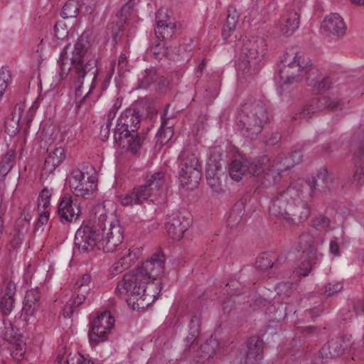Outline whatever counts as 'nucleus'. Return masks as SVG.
<instances>
[{
	"mask_svg": "<svg viewBox=\"0 0 364 364\" xmlns=\"http://www.w3.org/2000/svg\"><path fill=\"white\" fill-rule=\"evenodd\" d=\"M165 260L162 254H154L134 271L126 274L118 283L115 293L124 299L134 310L148 307L159 294L161 287L156 285L151 291L148 285H153L164 274Z\"/></svg>",
	"mask_w": 364,
	"mask_h": 364,
	"instance_id": "1",
	"label": "nucleus"
},
{
	"mask_svg": "<svg viewBox=\"0 0 364 364\" xmlns=\"http://www.w3.org/2000/svg\"><path fill=\"white\" fill-rule=\"evenodd\" d=\"M278 75L276 77L278 87L294 84L303 78L306 85L318 92H326L333 85L329 77H323L318 70L309 64L308 58L294 50L284 53L278 64Z\"/></svg>",
	"mask_w": 364,
	"mask_h": 364,
	"instance_id": "2",
	"label": "nucleus"
},
{
	"mask_svg": "<svg viewBox=\"0 0 364 364\" xmlns=\"http://www.w3.org/2000/svg\"><path fill=\"white\" fill-rule=\"evenodd\" d=\"M90 44L84 36H80L72 46H67L60 57V70L58 73L60 79L66 77L71 69L82 77H90L92 81L97 76V61L88 58Z\"/></svg>",
	"mask_w": 364,
	"mask_h": 364,
	"instance_id": "3",
	"label": "nucleus"
},
{
	"mask_svg": "<svg viewBox=\"0 0 364 364\" xmlns=\"http://www.w3.org/2000/svg\"><path fill=\"white\" fill-rule=\"evenodd\" d=\"M289 164H282L279 162H274L269 164L266 156L260 159H255L251 162L247 161L241 157L233 160L229 166V175L230 178L240 181L247 173L254 176H261L264 180L262 183L265 186L274 184L280 177V172L289 168Z\"/></svg>",
	"mask_w": 364,
	"mask_h": 364,
	"instance_id": "4",
	"label": "nucleus"
},
{
	"mask_svg": "<svg viewBox=\"0 0 364 364\" xmlns=\"http://www.w3.org/2000/svg\"><path fill=\"white\" fill-rule=\"evenodd\" d=\"M270 212L287 222L296 224L307 220L309 208L301 199V193L292 187L272 201Z\"/></svg>",
	"mask_w": 364,
	"mask_h": 364,
	"instance_id": "5",
	"label": "nucleus"
},
{
	"mask_svg": "<svg viewBox=\"0 0 364 364\" xmlns=\"http://www.w3.org/2000/svg\"><path fill=\"white\" fill-rule=\"evenodd\" d=\"M164 177L162 172H156L147 176L144 185L135 186L131 191L120 194L118 196L119 202L123 206H134L141 205L149 198L154 200L163 192Z\"/></svg>",
	"mask_w": 364,
	"mask_h": 364,
	"instance_id": "6",
	"label": "nucleus"
},
{
	"mask_svg": "<svg viewBox=\"0 0 364 364\" xmlns=\"http://www.w3.org/2000/svg\"><path fill=\"white\" fill-rule=\"evenodd\" d=\"M139 122V115L133 109H127L119 116L114 134L119 147L136 152L140 146V139L136 133Z\"/></svg>",
	"mask_w": 364,
	"mask_h": 364,
	"instance_id": "7",
	"label": "nucleus"
},
{
	"mask_svg": "<svg viewBox=\"0 0 364 364\" xmlns=\"http://www.w3.org/2000/svg\"><path fill=\"white\" fill-rule=\"evenodd\" d=\"M267 120V112L262 107L245 106L240 114L237 126L243 136L253 139L261 132L263 124Z\"/></svg>",
	"mask_w": 364,
	"mask_h": 364,
	"instance_id": "8",
	"label": "nucleus"
},
{
	"mask_svg": "<svg viewBox=\"0 0 364 364\" xmlns=\"http://www.w3.org/2000/svg\"><path fill=\"white\" fill-rule=\"evenodd\" d=\"M179 181L188 189L196 188L200 179V164L198 157L186 150L180 155Z\"/></svg>",
	"mask_w": 364,
	"mask_h": 364,
	"instance_id": "9",
	"label": "nucleus"
},
{
	"mask_svg": "<svg viewBox=\"0 0 364 364\" xmlns=\"http://www.w3.org/2000/svg\"><path fill=\"white\" fill-rule=\"evenodd\" d=\"M124 240L122 229L117 220L100 229L98 248L106 252H112Z\"/></svg>",
	"mask_w": 364,
	"mask_h": 364,
	"instance_id": "10",
	"label": "nucleus"
},
{
	"mask_svg": "<svg viewBox=\"0 0 364 364\" xmlns=\"http://www.w3.org/2000/svg\"><path fill=\"white\" fill-rule=\"evenodd\" d=\"M68 184L70 191L77 197H89L97 189V183L94 177L76 169L73 170L68 178Z\"/></svg>",
	"mask_w": 364,
	"mask_h": 364,
	"instance_id": "11",
	"label": "nucleus"
},
{
	"mask_svg": "<svg viewBox=\"0 0 364 364\" xmlns=\"http://www.w3.org/2000/svg\"><path fill=\"white\" fill-rule=\"evenodd\" d=\"M114 318L109 311H105L98 314L92 323L89 331V338L91 342L100 343L106 340L114 325Z\"/></svg>",
	"mask_w": 364,
	"mask_h": 364,
	"instance_id": "12",
	"label": "nucleus"
},
{
	"mask_svg": "<svg viewBox=\"0 0 364 364\" xmlns=\"http://www.w3.org/2000/svg\"><path fill=\"white\" fill-rule=\"evenodd\" d=\"M100 229L88 224H82L77 230L75 244L80 252H85L98 247Z\"/></svg>",
	"mask_w": 364,
	"mask_h": 364,
	"instance_id": "13",
	"label": "nucleus"
},
{
	"mask_svg": "<svg viewBox=\"0 0 364 364\" xmlns=\"http://www.w3.org/2000/svg\"><path fill=\"white\" fill-rule=\"evenodd\" d=\"M191 219L186 212L176 211L167 218L166 228L168 235L175 240H180L188 229Z\"/></svg>",
	"mask_w": 364,
	"mask_h": 364,
	"instance_id": "14",
	"label": "nucleus"
},
{
	"mask_svg": "<svg viewBox=\"0 0 364 364\" xmlns=\"http://www.w3.org/2000/svg\"><path fill=\"white\" fill-rule=\"evenodd\" d=\"M39 298V292L37 289H33L26 292L21 315L24 326L36 323V314L41 310Z\"/></svg>",
	"mask_w": 364,
	"mask_h": 364,
	"instance_id": "15",
	"label": "nucleus"
},
{
	"mask_svg": "<svg viewBox=\"0 0 364 364\" xmlns=\"http://www.w3.org/2000/svg\"><path fill=\"white\" fill-rule=\"evenodd\" d=\"M58 213L62 220L73 222L79 218L82 208L77 200L73 199L69 195H65L60 199Z\"/></svg>",
	"mask_w": 364,
	"mask_h": 364,
	"instance_id": "16",
	"label": "nucleus"
},
{
	"mask_svg": "<svg viewBox=\"0 0 364 364\" xmlns=\"http://www.w3.org/2000/svg\"><path fill=\"white\" fill-rule=\"evenodd\" d=\"M4 339L9 342L11 356L16 360H21L26 350V343L19 331L11 324L6 328Z\"/></svg>",
	"mask_w": 364,
	"mask_h": 364,
	"instance_id": "17",
	"label": "nucleus"
},
{
	"mask_svg": "<svg viewBox=\"0 0 364 364\" xmlns=\"http://www.w3.org/2000/svg\"><path fill=\"white\" fill-rule=\"evenodd\" d=\"M224 173L219 161H213L210 159L207 163L206 179L211 190L217 193L223 192Z\"/></svg>",
	"mask_w": 364,
	"mask_h": 364,
	"instance_id": "18",
	"label": "nucleus"
},
{
	"mask_svg": "<svg viewBox=\"0 0 364 364\" xmlns=\"http://www.w3.org/2000/svg\"><path fill=\"white\" fill-rule=\"evenodd\" d=\"M155 33L159 38V42L151 48V51L156 58H161L166 55L167 48L161 39L168 38L173 33V28L169 25L159 21L156 22Z\"/></svg>",
	"mask_w": 364,
	"mask_h": 364,
	"instance_id": "19",
	"label": "nucleus"
},
{
	"mask_svg": "<svg viewBox=\"0 0 364 364\" xmlns=\"http://www.w3.org/2000/svg\"><path fill=\"white\" fill-rule=\"evenodd\" d=\"M321 30L326 33L333 34L338 37L343 36L347 30L343 18L337 13L326 16L321 24Z\"/></svg>",
	"mask_w": 364,
	"mask_h": 364,
	"instance_id": "20",
	"label": "nucleus"
},
{
	"mask_svg": "<svg viewBox=\"0 0 364 364\" xmlns=\"http://www.w3.org/2000/svg\"><path fill=\"white\" fill-rule=\"evenodd\" d=\"M266 49L265 42L262 38L248 41L244 44L241 53V62L248 63L262 56Z\"/></svg>",
	"mask_w": 364,
	"mask_h": 364,
	"instance_id": "21",
	"label": "nucleus"
},
{
	"mask_svg": "<svg viewBox=\"0 0 364 364\" xmlns=\"http://www.w3.org/2000/svg\"><path fill=\"white\" fill-rule=\"evenodd\" d=\"M38 108V103L36 100L33 101L29 107L25 102H20L16 106L12 113L14 115L20 117L19 122L23 127L25 134L28 132L30 123L32 122Z\"/></svg>",
	"mask_w": 364,
	"mask_h": 364,
	"instance_id": "22",
	"label": "nucleus"
},
{
	"mask_svg": "<svg viewBox=\"0 0 364 364\" xmlns=\"http://www.w3.org/2000/svg\"><path fill=\"white\" fill-rule=\"evenodd\" d=\"M299 16L295 11H291L284 14L276 26L281 33L291 36L299 28Z\"/></svg>",
	"mask_w": 364,
	"mask_h": 364,
	"instance_id": "23",
	"label": "nucleus"
},
{
	"mask_svg": "<svg viewBox=\"0 0 364 364\" xmlns=\"http://www.w3.org/2000/svg\"><path fill=\"white\" fill-rule=\"evenodd\" d=\"M247 350L245 362L248 364H257L262 358L264 342L259 338L252 337L247 342Z\"/></svg>",
	"mask_w": 364,
	"mask_h": 364,
	"instance_id": "24",
	"label": "nucleus"
},
{
	"mask_svg": "<svg viewBox=\"0 0 364 364\" xmlns=\"http://www.w3.org/2000/svg\"><path fill=\"white\" fill-rule=\"evenodd\" d=\"M15 294L16 284L13 282L7 283L5 290L0 293V311L4 314L9 315L14 309Z\"/></svg>",
	"mask_w": 364,
	"mask_h": 364,
	"instance_id": "25",
	"label": "nucleus"
},
{
	"mask_svg": "<svg viewBox=\"0 0 364 364\" xmlns=\"http://www.w3.org/2000/svg\"><path fill=\"white\" fill-rule=\"evenodd\" d=\"M66 158L65 149L57 147L50 151L43 166V172L46 174H50L54 172L56 168L61 164Z\"/></svg>",
	"mask_w": 364,
	"mask_h": 364,
	"instance_id": "26",
	"label": "nucleus"
},
{
	"mask_svg": "<svg viewBox=\"0 0 364 364\" xmlns=\"http://www.w3.org/2000/svg\"><path fill=\"white\" fill-rule=\"evenodd\" d=\"M338 104V101L336 99H331L328 97L321 96L312 101L310 105V111L314 113L326 108L333 109L337 107Z\"/></svg>",
	"mask_w": 364,
	"mask_h": 364,
	"instance_id": "27",
	"label": "nucleus"
},
{
	"mask_svg": "<svg viewBox=\"0 0 364 364\" xmlns=\"http://www.w3.org/2000/svg\"><path fill=\"white\" fill-rule=\"evenodd\" d=\"M85 300V295L77 291L73 293L70 299L66 302L63 308V315L70 318L74 312V309L82 304Z\"/></svg>",
	"mask_w": 364,
	"mask_h": 364,
	"instance_id": "28",
	"label": "nucleus"
},
{
	"mask_svg": "<svg viewBox=\"0 0 364 364\" xmlns=\"http://www.w3.org/2000/svg\"><path fill=\"white\" fill-rule=\"evenodd\" d=\"M141 248L133 247L124 250L119 256V259L123 262L128 269L134 264L141 256Z\"/></svg>",
	"mask_w": 364,
	"mask_h": 364,
	"instance_id": "29",
	"label": "nucleus"
},
{
	"mask_svg": "<svg viewBox=\"0 0 364 364\" xmlns=\"http://www.w3.org/2000/svg\"><path fill=\"white\" fill-rule=\"evenodd\" d=\"M15 157L16 151L12 149L3 156L0 162V175L4 176L10 171L14 166Z\"/></svg>",
	"mask_w": 364,
	"mask_h": 364,
	"instance_id": "30",
	"label": "nucleus"
},
{
	"mask_svg": "<svg viewBox=\"0 0 364 364\" xmlns=\"http://www.w3.org/2000/svg\"><path fill=\"white\" fill-rule=\"evenodd\" d=\"M20 117L11 114V117L8 119L5 124L6 132L10 136L16 135L20 130L23 131V127L19 122Z\"/></svg>",
	"mask_w": 364,
	"mask_h": 364,
	"instance_id": "31",
	"label": "nucleus"
},
{
	"mask_svg": "<svg viewBox=\"0 0 364 364\" xmlns=\"http://www.w3.org/2000/svg\"><path fill=\"white\" fill-rule=\"evenodd\" d=\"M338 341L332 340L324 345L321 351L322 357H335L342 353V350L338 348Z\"/></svg>",
	"mask_w": 364,
	"mask_h": 364,
	"instance_id": "32",
	"label": "nucleus"
},
{
	"mask_svg": "<svg viewBox=\"0 0 364 364\" xmlns=\"http://www.w3.org/2000/svg\"><path fill=\"white\" fill-rule=\"evenodd\" d=\"M51 196L50 190L45 188L41 191L38 199V211L50 210Z\"/></svg>",
	"mask_w": 364,
	"mask_h": 364,
	"instance_id": "33",
	"label": "nucleus"
},
{
	"mask_svg": "<svg viewBox=\"0 0 364 364\" xmlns=\"http://www.w3.org/2000/svg\"><path fill=\"white\" fill-rule=\"evenodd\" d=\"M242 215V206L240 205H238V207H235L230 212L227 220L228 227H230V228H236L241 220Z\"/></svg>",
	"mask_w": 364,
	"mask_h": 364,
	"instance_id": "34",
	"label": "nucleus"
},
{
	"mask_svg": "<svg viewBox=\"0 0 364 364\" xmlns=\"http://www.w3.org/2000/svg\"><path fill=\"white\" fill-rule=\"evenodd\" d=\"M78 13L77 4L75 1H68L63 6L61 16L64 18L75 17Z\"/></svg>",
	"mask_w": 364,
	"mask_h": 364,
	"instance_id": "35",
	"label": "nucleus"
},
{
	"mask_svg": "<svg viewBox=\"0 0 364 364\" xmlns=\"http://www.w3.org/2000/svg\"><path fill=\"white\" fill-rule=\"evenodd\" d=\"M236 23V18L233 16L228 15L222 33L224 39L227 40L229 38L230 33L235 30Z\"/></svg>",
	"mask_w": 364,
	"mask_h": 364,
	"instance_id": "36",
	"label": "nucleus"
},
{
	"mask_svg": "<svg viewBox=\"0 0 364 364\" xmlns=\"http://www.w3.org/2000/svg\"><path fill=\"white\" fill-rule=\"evenodd\" d=\"M77 77H78V80H77L78 86L75 89V100L77 101V102L81 103L83 101V100L85 99V97L87 96V95L95 88L94 83H95V80H94V81L92 80V83L90 87L89 91L85 95H83L82 92L81 91V87H82V85L83 84V80L85 77H82L80 76V75H77Z\"/></svg>",
	"mask_w": 364,
	"mask_h": 364,
	"instance_id": "37",
	"label": "nucleus"
},
{
	"mask_svg": "<svg viewBox=\"0 0 364 364\" xmlns=\"http://www.w3.org/2000/svg\"><path fill=\"white\" fill-rule=\"evenodd\" d=\"M91 282V276L88 274H85L81 276L80 278H79L75 284V290H82V291H88L90 289L89 285Z\"/></svg>",
	"mask_w": 364,
	"mask_h": 364,
	"instance_id": "38",
	"label": "nucleus"
},
{
	"mask_svg": "<svg viewBox=\"0 0 364 364\" xmlns=\"http://www.w3.org/2000/svg\"><path fill=\"white\" fill-rule=\"evenodd\" d=\"M312 225L316 230L328 231L330 228V221L324 216H319L313 220Z\"/></svg>",
	"mask_w": 364,
	"mask_h": 364,
	"instance_id": "39",
	"label": "nucleus"
},
{
	"mask_svg": "<svg viewBox=\"0 0 364 364\" xmlns=\"http://www.w3.org/2000/svg\"><path fill=\"white\" fill-rule=\"evenodd\" d=\"M68 364H94V363L88 358L80 353L71 355L67 360Z\"/></svg>",
	"mask_w": 364,
	"mask_h": 364,
	"instance_id": "40",
	"label": "nucleus"
},
{
	"mask_svg": "<svg viewBox=\"0 0 364 364\" xmlns=\"http://www.w3.org/2000/svg\"><path fill=\"white\" fill-rule=\"evenodd\" d=\"M38 212V218L36 222L35 230L37 231L40 229L43 230V226L48 223L50 216V210H41Z\"/></svg>",
	"mask_w": 364,
	"mask_h": 364,
	"instance_id": "41",
	"label": "nucleus"
},
{
	"mask_svg": "<svg viewBox=\"0 0 364 364\" xmlns=\"http://www.w3.org/2000/svg\"><path fill=\"white\" fill-rule=\"evenodd\" d=\"M54 33L58 39L64 40L69 32L67 26L64 23L60 22L55 24Z\"/></svg>",
	"mask_w": 364,
	"mask_h": 364,
	"instance_id": "42",
	"label": "nucleus"
},
{
	"mask_svg": "<svg viewBox=\"0 0 364 364\" xmlns=\"http://www.w3.org/2000/svg\"><path fill=\"white\" fill-rule=\"evenodd\" d=\"M10 80L11 73L9 70L7 68L1 67L0 68V85L7 88Z\"/></svg>",
	"mask_w": 364,
	"mask_h": 364,
	"instance_id": "43",
	"label": "nucleus"
},
{
	"mask_svg": "<svg viewBox=\"0 0 364 364\" xmlns=\"http://www.w3.org/2000/svg\"><path fill=\"white\" fill-rule=\"evenodd\" d=\"M328 174L326 169L323 168L319 171L316 178H314L316 186H320L321 183H326L328 181Z\"/></svg>",
	"mask_w": 364,
	"mask_h": 364,
	"instance_id": "44",
	"label": "nucleus"
},
{
	"mask_svg": "<svg viewBox=\"0 0 364 364\" xmlns=\"http://www.w3.org/2000/svg\"><path fill=\"white\" fill-rule=\"evenodd\" d=\"M127 269L128 268L124 266L123 262H122L119 258H118V259L111 267V272L112 274L117 275Z\"/></svg>",
	"mask_w": 364,
	"mask_h": 364,
	"instance_id": "45",
	"label": "nucleus"
},
{
	"mask_svg": "<svg viewBox=\"0 0 364 364\" xmlns=\"http://www.w3.org/2000/svg\"><path fill=\"white\" fill-rule=\"evenodd\" d=\"M256 266L261 270L264 271L272 268V262L267 258L262 257L257 260Z\"/></svg>",
	"mask_w": 364,
	"mask_h": 364,
	"instance_id": "46",
	"label": "nucleus"
},
{
	"mask_svg": "<svg viewBox=\"0 0 364 364\" xmlns=\"http://www.w3.org/2000/svg\"><path fill=\"white\" fill-rule=\"evenodd\" d=\"M343 288V285L340 282H336L334 284H328L326 287V294L330 296L333 295L335 293L338 292Z\"/></svg>",
	"mask_w": 364,
	"mask_h": 364,
	"instance_id": "47",
	"label": "nucleus"
},
{
	"mask_svg": "<svg viewBox=\"0 0 364 364\" xmlns=\"http://www.w3.org/2000/svg\"><path fill=\"white\" fill-rule=\"evenodd\" d=\"M353 180L358 183H364V165L359 166L356 168L354 175Z\"/></svg>",
	"mask_w": 364,
	"mask_h": 364,
	"instance_id": "48",
	"label": "nucleus"
},
{
	"mask_svg": "<svg viewBox=\"0 0 364 364\" xmlns=\"http://www.w3.org/2000/svg\"><path fill=\"white\" fill-rule=\"evenodd\" d=\"M311 266L309 262H304L297 268L295 273L297 275L307 276L311 271Z\"/></svg>",
	"mask_w": 364,
	"mask_h": 364,
	"instance_id": "49",
	"label": "nucleus"
},
{
	"mask_svg": "<svg viewBox=\"0 0 364 364\" xmlns=\"http://www.w3.org/2000/svg\"><path fill=\"white\" fill-rule=\"evenodd\" d=\"M198 333H199V331H198V328H196L195 330H193V331L191 333L190 336H187L185 338L184 342L186 343V346H189L191 344H193L196 341Z\"/></svg>",
	"mask_w": 364,
	"mask_h": 364,
	"instance_id": "50",
	"label": "nucleus"
},
{
	"mask_svg": "<svg viewBox=\"0 0 364 364\" xmlns=\"http://www.w3.org/2000/svg\"><path fill=\"white\" fill-rule=\"evenodd\" d=\"M330 252L336 256L340 255L339 247L337 241L331 240L329 246Z\"/></svg>",
	"mask_w": 364,
	"mask_h": 364,
	"instance_id": "51",
	"label": "nucleus"
},
{
	"mask_svg": "<svg viewBox=\"0 0 364 364\" xmlns=\"http://www.w3.org/2000/svg\"><path fill=\"white\" fill-rule=\"evenodd\" d=\"M115 112L110 109L109 113L107 114V127L109 128L112 125V120L114 119L116 116Z\"/></svg>",
	"mask_w": 364,
	"mask_h": 364,
	"instance_id": "52",
	"label": "nucleus"
},
{
	"mask_svg": "<svg viewBox=\"0 0 364 364\" xmlns=\"http://www.w3.org/2000/svg\"><path fill=\"white\" fill-rule=\"evenodd\" d=\"M31 219V218L30 216L25 217L23 219H19L18 221L17 222V223H23L22 229H23V228L27 229L29 225Z\"/></svg>",
	"mask_w": 364,
	"mask_h": 364,
	"instance_id": "53",
	"label": "nucleus"
},
{
	"mask_svg": "<svg viewBox=\"0 0 364 364\" xmlns=\"http://www.w3.org/2000/svg\"><path fill=\"white\" fill-rule=\"evenodd\" d=\"M122 105V100L119 99H117L115 102H114V105L111 109V110L117 112L118 109Z\"/></svg>",
	"mask_w": 364,
	"mask_h": 364,
	"instance_id": "54",
	"label": "nucleus"
},
{
	"mask_svg": "<svg viewBox=\"0 0 364 364\" xmlns=\"http://www.w3.org/2000/svg\"><path fill=\"white\" fill-rule=\"evenodd\" d=\"M132 5L130 4H127L124 6H123L121 9V13L122 14H124L126 15L127 14H128L129 12V11L132 9Z\"/></svg>",
	"mask_w": 364,
	"mask_h": 364,
	"instance_id": "55",
	"label": "nucleus"
},
{
	"mask_svg": "<svg viewBox=\"0 0 364 364\" xmlns=\"http://www.w3.org/2000/svg\"><path fill=\"white\" fill-rule=\"evenodd\" d=\"M127 63V57L124 54H121L119 58V60H118V64H119V66H123L124 65H125Z\"/></svg>",
	"mask_w": 364,
	"mask_h": 364,
	"instance_id": "56",
	"label": "nucleus"
},
{
	"mask_svg": "<svg viewBox=\"0 0 364 364\" xmlns=\"http://www.w3.org/2000/svg\"><path fill=\"white\" fill-rule=\"evenodd\" d=\"M114 62H111L109 73L107 74V79L109 80L114 73Z\"/></svg>",
	"mask_w": 364,
	"mask_h": 364,
	"instance_id": "57",
	"label": "nucleus"
},
{
	"mask_svg": "<svg viewBox=\"0 0 364 364\" xmlns=\"http://www.w3.org/2000/svg\"><path fill=\"white\" fill-rule=\"evenodd\" d=\"M21 242V234L20 232L18 233V236H17V238H16L13 242H12V245L14 247H17L18 246V245Z\"/></svg>",
	"mask_w": 364,
	"mask_h": 364,
	"instance_id": "58",
	"label": "nucleus"
},
{
	"mask_svg": "<svg viewBox=\"0 0 364 364\" xmlns=\"http://www.w3.org/2000/svg\"><path fill=\"white\" fill-rule=\"evenodd\" d=\"M353 4L357 6H364V0H350Z\"/></svg>",
	"mask_w": 364,
	"mask_h": 364,
	"instance_id": "59",
	"label": "nucleus"
},
{
	"mask_svg": "<svg viewBox=\"0 0 364 364\" xmlns=\"http://www.w3.org/2000/svg\"><path fill=\"white\" fill-rule=\"evenodd\" d=\"M358 154L362 155L364 154V141L361 142L358 149Z\"/></svg>",
	"mask_w": 364,
	"mask_h": 364,
	"instance_id": "60",
	"label": "nucleus"
},
{
	"mask_svg": "<svg viewBox=\"0 0 364 364\" xmlns=\"http://www.w3.org/2000/svg\"><path fill=\"white\" fill-rule=\"evenodd\" d=\"M213 340L211 339L209 343H205L204 346H203L202 348L204 351L207 350H208V348L209 346L212 345V343H213Z\"/></svg>",
	"mask_w": 364,
	"mask_h": 364,
	"instance_id": "61",
	"label": "nucleus"
},
{
	"mask_svg": "<svg viewBox=\"0 0 364 364\" xmlns=\"http://www.w3.org/2000/svg\"><path fill=\"white\" fill-rule=\"evenodd\" d=\"M7 88L0 85V98L4 95Z\"/></svg>",
	"mask_w": 364,
	"mask_h": 364,
	"instance_id": "62",
	"label": "nucleus"
},
{
	"mask_svg": "<svg viewBox=\"0 0 364 364\" xmlns=\"http://www.w3.org/2000/svg\"><path fill=\"white\" fill-rule=\"evenodd\" d=\"M2 227H3V219H2V218L0 216V233H1V229H2Z\"/></svg>",
	"mask_w": 364,
	"mask_h": 364,
	"instance_id": "63",
	"label": "nucleus"
},
{
	"mask_svg": "<svg viewBox=\"0 0 364 364\" xmlns=\"http://www.w3.org/2000/svg\"><path fill=\"white\" fill-rule=\"evenodd\" d=\"M214 353H215V350H213V351H211V352H208V351H207V354H208V357H211V356H213V355Z\"/></svg>",
	"mask_w": 364,
	"mask_h": 364,
	"instance_id": "64",
	"label": "nucleus"
}]
</instances>
